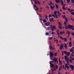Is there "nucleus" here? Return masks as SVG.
<instances>
[{
  "mask_svg": "<svg viewBox=\"0 0 74 74\" xmlns=\"http://www.w3.org/2000/svg\"><path fill=\"white\" fill-rule=\"evenodd\" d=\"M50 64V67H51V68H54V67H55V64Z\"/></svg>",
  "mask_w": 74,
  "mask_h": 74,
  "instance_id": "9b49d317",
  "label": "nucleus"
},
{
  "mask_svg": "<svg viewBox=\"0 0 74 74\" xmlns=\"http://www.w3.org/2000/svg\"><path fill=\"white\" fill-rule=\"evenodd\" d=\"M50 28V27H47V30H49V29Z\"/></svg>",
  "mask_w": 74,
  "mask_h": 74,
  "instance_id": "864d4df0",
  "label": "nucleus"
},
{
  "mask_svg": "<svg viewBox=\"0 0 74 74\" xmlns=\"http://www.w3.org/2000/svg\"><path fill=\"white\" fill-rule=\"evenodd\" d=\"M57 52H56L55 54H54V56H57Z\"/></svg>",
  "mask_w": 74,
  "mask_h": 74,
  "instance_id": "8fccbe9b",
  "label": "nucleus"
},
{
  "mask_svg": "<svg viewBox=\"0 0 74 74\" xmlns=\"http://www.w3.org/2000/svg\"><path fill=\"white\" fill-rule=\"evenodd\" d=\"M70 58L71 59L70 60V62L71 63H72V60H71V59H72V60H74V58H72L71 57H70Z\"/></svg>",
  "mask_w": 74,
  "mask_h": 74,
  "instance_id": "f3484780",
  "label": "nucleus"
},
{
  "mask_svg": "<svg viewBox=\"0 0 74 74\" xmlns=\"http://www.w3.org/2000/svg\"><path fill=\"white\" fill-rule=\"evenodd\" d=\"M56 8L57 9L58 8H59V6H58V5L57 4H56Z\"/></svg>",
  "mask_w": 74,
  "mask_h": 74,
  "instance_id": "f704fd0d",
  "label": "nucleus"
},
{
  "mask_svg": "<svg viewBox=\"0 0 74 74\" xmlns=\"http://www.w3.org/2000/svg\"><path fill=\"white\" fill-rule=\"evenodd\" d=\"M53 61L56 63L57 62V63H58V59L56 58H54L53 59Z\"/></svg>",
  "mask_w": 74,
  "mask_h": 74,
  "instance_id": "39448f33",
  "label": "nucleus"
},
{
  "mask_svg": "<svg viewBox=\"0 0 74 74\" xmlns=\"http://www.w3.org/2000/svg\"><path fill=\"white\" fill-rule=\"evenodd\" d=\"M49 54L50 55V56H53V53H52V52H50Z\"/></svg>",
  "mask_w": 74,
  "mask_h": 74,
  "instance_id": "2eb2a0df",
  "label": "nucleus"
},
{
  "mask_svg": "<svg viewBox=\"0 0 74 74\" xmlns=\"http://www.w3.org/2000/svg\"><path fill=\"white\" fill-rule=\"evenodd\" d=\"M52 16L53 17H54V18H56V16H55V15L54 14H52Z\"/></svg>",
  "mask_w": 74,
  "mask_h": 74,
  "instance_id": "bf43d9fd",
  "label": "nucleus"
},
{
  "mask_svg": "<svg viewBox=\"0 0 74 74\" xmlns=\"http://www.w3.org/2000/svg\"><path fill=\"white\" fill-rule=\"evenodd\" d=\"M72 35L74 36V32H71Z\"/></svg>",
  "mask_w": 74,
  "mask_h": 74,
  "instance_id": "4d7b16f0",
  "label": "nucleus"
},
{
  "mask_svg": "<svg viewBox=\"0 0 74 74\" xmlns=\"http://www.w3.org/2000/svg\"><path fill=\"white\" fill-rule=\"evenodd\" d=\"M64 32H60V34H61V35H62V34H63V33H64Z\"/></svg>",
  "mask_w": 74,
  "mask_h": 74,
  "instance_id": "c85d7f7f",
  "label": "nucleus"
},
{
  "mask_svg": "<svg viewBox=\"0 0 74 74\" xmlns=\"http://www.w3.org/2000/svg\"><path fill=\"white\" fill-rule=\"evenodd\" d=\"M49 40H52V39L53 38H52V37H49Z\"/></svg>",
  "mask_w": 74,
  "mask_h": 74,
  "instance_id": "3c124183",
  "label": "nucleus"
},
{
  "mask_svg": "<svg viewBox=\"0 0 74 74\" xmlns=\"http://www.w3.org/2000/svg\"><path fill=\"white\" fill-rule=\"evenodd\" d=\"M64 26L65 27V28L66 29H68L69 28L70 29H71L72 30H73V27L74 26L71 25H68L67 26V23L66 22H64Z\"/></svg>",
  "mask_w": 74,
  "mask_h": 74,
  "instance_id": "f257e3e1",
  "label": "nucleus"
},
{
  "mask_svg": "<svg viewBox=\"0 0 74 74\" xmlns=\"http://www.w3.org/2000/svg\"><path fill=\"white\" fill-rule=\"evenodd\" d=\"M69 58H67L66 60H65L66 61H69Z\"/></svg>",
  "mask_w": 74,
  "mask_h": 74,
  "instance_id": "052dcab7",
  "label": "nucleus"
},
{
  "mask_svg": "<svg viewBox=\"0 0 74 74\" xmlns=\"http://www.w3.org/2000/svg\"><path fill=\"white\" fill-rule=\"evenodd\" d=\"M46 36H48L49 35V33H48V32H46L45 33Z\"/></svg>",
  "mask_w": 74,
  "mask_h": 74,
  "instance_id": "e433bc0d",
  "label": "nucleus"
},
{
  "mask_svg": "<svg viewBox=\"0 0 74 74\" xmlns=\"http://www.w3.org/2000/svg\"><path fill=\"white\" fill-rule=\"evenodd\" d=\"M43 21L44 22V23H45V22H47V21L46 19H43Z\"/></svg>",
  "mask_w": 74,
  "mask_h": 74,
  "instance_id": "c9c22d12",
  "label": "nucleus"
},
{
  "mask_svg": "<svg viewBox=\"0 0 74 74\" xmlns=\"http://www.w3.org/2000/svg\"><path fill=\"white\" fill-rule=\"evenodd\" d=\"M64 7H65V6H63V7H62V8L63 10H66V9L65 8H64Z\"/></svg>",
  "mask_w": 74,
  "mask_h": 74,
  "instance_id": "58836bf2",
  "label": "nucleus"
},
{
  "mask_svg": "<svg viewBox=\"0 0 74 74\" xmlns=\"http://www.w3.org/2000/svg\"><path fill=\"white\" fill-rule=\"evenodd\" d=\"M62 17L64 19V18H65V17H66V16L64 15L62 16Z\"/></svg>",
  "mask_w": 74,
  "mask_h": 74,
  "instance_id": "13d9d810",
  "label": "nucleus"
},
{
  "mask_svg": "<svg viewBox=\"0 0 74 74\" xmlns=\"http://www.w3.org/2000/svg\"><path fill=\"white\" fill-rule=\"evenodd\" d=\"M60 38L62 40H64V38L63 37H62V36H60Z\"/></svg>",
  "mask_w": 74,
  "mask_h": 74,
  "instance_id": "a18cd8bd",
  "label": "nucleus"
},
{
  "mask_svg": "<svg viewBox=\"0 0 74 74\" xmlns=\"http://www.w3.org/2000/svg\"><path fill=\"white\" fill-rule=\"evenodd\" d=\"M63 69V68L62 67V65H61L60 67V68L59 69V71H60V70H62Z\"/></svg>",
  "mask_w": 74,
  "mask_h": 74,
  "instance_id": "5701e85b",
  "label": "nucleus"
},
{
  "mask_svg": "<svg viewBox=\"0 0 74 74\" xmlns=\"http://www.w3.org/2000/svg\"><path fill=\"white\" fill-rule=\"evenodd\" d=\"M50 59H51V60H53V56H50Z\"/></svg>",
  "mask_w": 74,
  "mask_h": 74,
  "instance_id": "ea45409f",
  "label": "nucleus"
},
{
  "mask_svg": "<svg viewBox=\"0 0 74 74\" xmlns=\"http://www.w3.org/2000/svg\"><path fill=\"white\" fill-rule=\"evenodd\" d=\"M70 53L69 52H66V55L68 56H69V55H70Z\"/></svg>",
  "mask_w": 74,
  "mask_h": 74,
  "instance_id": "393cba45",
  "label": "nucleus"
},
{
  "mask_svg": "<svg viewBox=\"0 0 74 74\" xmlns=\"http://www.w3.org/2000/svg\"><path fill=\"white\" fill-rule=\"evenodd\" d=\"M70 51V52H72V51H73V49L72 48L71 49Z\"/></svg>",
  "mask_w": 74,
  "mask_h": 74,
  "instance_id": "09e8293b",
  "label": "nucleus"
},
{
  "mask_svg": "<svg viewBox=\"0 0 74 74\" xmlns=\"http://www.w3.org/2000/svg\"><path fill=\"white\" fill-rule=\"evenodd\" d=\"M62 14H65L66 13L65 12H64L62 13Z\"/></svg>",
  "mask_w": 74,
  "mask_h": 74,
  "instance_id": "774afa93",
  "label": "nucleus"
},
{
  "mask_svg": "<svg viewBox=\"0 0 74 74\" xmlns=\"http://www.w3.org/2000/svg\"><path fill=\"white\" fill-rule=\"evenodd\" d=\"M55 32H52V33L51 34H52V35H53V34H55Z\"/></svg>",
  "mask_w": 74,
  "mask_h": 74,
  "instance_id": "6e6d98bb",
  "label": "nucleus"
},
{
  "mask_svg": "<svg viewBox=\"0 0 74 74\" xmlns=\"http://www.w3.org/2000/svg\"><path fill=\"white\" fill-rule=\"evenodd\" d=\"M57 13L58 14L57 15L59 16V17H60V16L62 15V14H61V13H60V12L58 11L57 12Z\"/></svg>",
  "mask_w": 74,
  "mask_h": 74,
  "instance_id": "9d476101",
  "label": "nucleus"
},
{
  "mask_svg": "<svg viewBox=\"0 0 74 74\" xmlns=\"http://www.w3.org/2000/svg\"><path fill=\"white\" fill-rule=\"evenodd\" d=\"M51 28H52L51 31L52 32H53V31H54V29L55 30H56V27L55 26L53 25L52 27V25H51Z\"/></svg>",
  "mask_w": 74,
  "mask_h": 74,
  "instance_id": "7ed1b4c3",
  "label": "nucleus"
},
{
  "mask_svg": "<svg viewBox=\"0 0 74 74\" xmlns=\"http://www.w3.org/2000/svg\"><path fill=\"white\" fill-rule=\"evenodd\" d=\"M55 38H54V41H57V42H58V39H56V40H55Z\"/></svg>",
  "mask_w": 74,
  "mask_h": 74,
  "instance_id": "603ef678",
  "label": "nucleus"
},
{
  "mask_svg": "<svg viewBox=\"0 0 74 74\" xmlns=\"http://www.w3.org/2000/svg\"><path fill=\"white\" fill-rule=\"evenodd\" d=\"M64 58H65V60H66V59H67V58H68V57L66 56H64Z\"/></svg>",
  "mask_w": 74,
  "mask_h": 74,
  "instance_id": "cd10ccee",
  "label": "nucleus"
},
{
  "mask_svg": "<svg viewBox=\"0 0 74 74\" xmlns=\"http://www.w3.org/2000/svg\"><path fill=\"white\" fill-rule=\"evenodd\" d=\"M71 20H72V21H74V19H72V18H71Z\"/></svg>",
  "mask_w": 74,
  "mask_h": 74,
  "instance_id": "0e129e2a",
  "label": "nucleus"
},
{
  "mask_svg": "<svg viewBox=\"0 0 74 74\" xmlns=\"http://www.w3.org/2000/svg\"><path fill=\"white\" fill-rule=\"evenodd\" d=\"M71 2L72 3H74V0H71Z\"/></svg>",
  "mask_w": 74,
  "mask_h": 74,
  "instance_id": "5fc2aeb1",
  "label": "nucleus"
},
{
  "mask_svg": "<svg viewBox=\"0 0 74 74\" xmlns=\"http://www.w3.org/2000/svg\"><path fill=\"white\" fill-rule=\"evenodd\" d=\"M39 16H40V17H41L40 18V20H41H41H42V18H42V16L40 15H39Z\"/></svg>",
  "mask_w": 74,
  "mask_h": 74,
  "instance_id": "79ce46f5",
  "label": "nucleus"
},
{
  "mask_svg": "<svg viewBox=\"0 0 74 74\" xmlns=\"http://www.w3.org/2000/svg\"><path fill=\"white\" fill-rule=\"evenodd\" d=\"M49 18H51V17H52V15L51 14H49Z\"/></svg>",
  "mask_w": 74,
  "mask_h": 74,
  "instance_id": "de8ad7c7",
  "label": "nucleus"
},
{
  "mask_svg": "<svg viewBox=\"0 0 74 74\" xmlns=\"http://www.w3.org/2000/svg\"><path fill=\"white\" fill-rule=\"evenodd\" d=\"M54 14L55 15V16H56V18H58V16H57V14H57V12L56 11H55L54 12Z\"/></svg>",
  "mask_w": 74,
  "mask_h": 74,
  "instance_id": "ddd939ff",
  "label": "nucleus"
},
{
  "mask_svg": "<svg viewBox=\"0 0 74 74\" xmlns=\"http://www.w3.org/2000/svg\"><path fill=\"white\" fill-rule=\"evenodd\" d=\"M69 47H71L72 46V43L71 42H69Z\"/></svg>",
  "mask_w": 74,
  "mask_h": 74,
  "instance_id": "4be33fe9",
  "label": "nucleus"
},
{
  "mask_svg": "<svg viewBox=\"0 0 74 74\" xmlns=\"http://www.w3.org/2000/svg\"><path fill=\"white\" fill-rule=\"evenodd\" d=\"M53 63V61H50V62H49V64H53L52 63Z\"/></svg>",
  "mask_w": 74,
  "mask_h": 74,
  "instance_id": "c756f323",
  "label": "nucleus"
},
{
  "mask_svg": "<svg viewBox=\"0 0 74 74\" xmlns=\"http://www.w3.org/2000/svg\"><path fill=\"white\" fill-rule=\"evenodd\" d=\"M55 68L56 69H58V65H55Z\"/></svg>",
  "mask_w": 74,
  "mask_h": 74,
  "instance_id": "473e14b6",
  "label": "nucleus"
},
{
  "mask_svg": "<svg viewBox=\"0 0 74 74\" xmlns=\"http://www.w3.org/2000/svg\"><path fill=\"white\" fill-rule=\"evenodd\" d=\"M58 24H59V25L60 26H62V24L61 23H60V22H58Z\"/></svg>",
  "mask_w": 74,
  "mask_h": 74,
  "instance_id": "4c0bfd02",
  "label": "nucleus"
},
{
  "mask_svg": "<svg viewBox=\"0 0 74 74\" xmlns=\"http://www.w3.org/2000/svg\"><path fill=\"white\" fill-rule=\"evenodd\" d=\"M64 48H65V49H67V44H66V43L64 44Z\"/></svg>",
  "mask_w": 74,
  "mask_h": 74,
  "instance_id": "412c9836",
  "label": "nucleus"
},
{
  "mask_svg": "<svg viewBox=\"0 0 74 74\" xmlns=\"http://www.w3.org/2000/svg\"><path fill=\"white\" fill-rule=\"evenodd\" d=\"M67 66H69V64H70L69 63H68L67 64H66Z\"/></svg>",
  "mask_w": 74,
  "mask_h": 74,
  "instance_id": "e2e57ef3",
  "label": "nucleus"
},
{
  "mask_svg": "<svg viewBox=\"0 0 74 74\" xmlns=\"http://www.w3.org/2000/svg\"><path fill=\"white\" fill-rule=\"evenodd\" d=\"M64 41H65V42H67V38H64Z\"/></svg>",
  "mask_w": 74,
  "mask_h": 74,
  "instance_id": "2f4dec72",
  "label": "nucleus"
},
{
  "mask_svg": "<svg viewBox=\"0 0 74 74\" xmlns=\"http://www.w3.org/2000/svg\"><path fill=\"white\" fill-rule=\"evenodd\" d=\"M34 10L36 11H38V8L36 6V4H34Z\"/></svg>",
  "mask_w": 74,
  "mask_h": 74,
  "instance_id": "20e7f679",
  "label": "nucleus"
},
{
  "mask_svg": "<svg viewBox=\"0 0 74 74\" xmlns=\"http://www.w3.org/2000/svg\"><path fill=\"white\" fill-rule=\"evenodd\" d=\"M66 33L67 34H68V35H70V32L69 31H67Z\"/></svg>",
  "mask_w": 74,
  "mask_h": 74,
  "instance_id": "b1692460",
  "label": "nucleus"
},
{
  "mask_svg": "<svg viewBox=\"0 0 74 74\" xmlns=\"http://www.w3.org/2000/svg\"><path fill=\"white\" fill-rule=\"evenodd\" d=\"M59 62L60 63V64L61 65V64H62V62L59 59Z\"/></svg>",
  "mask_w": 74,
  "mask_h": 74,
  "instance_id": "bb28decb",
  "label": "nucleus"
},
{
  "mask_svg": "<svg viewBox=\"0 0 74 74\" xmlns=\"http://www.w3.org/2000/svg\"><path fill=\"white\" fill-rule=\"evenodd\" d=\"M70 1V0H67V2L68 3H69V2Z\"/></svg>",
  "mask_w": 74,
  "mask_h": 74,
  "instance_id": "a19ab883",
  "label": "nucleus"
},
{
  "mask_svg": "<svg viewBox=\"0 0 74 74\" xmlns=\"http://www.w3.org/2000/svg\"><path fill=\"white\" fill-rule=\"evenodd\" d=\"M34 1L35 3L36 4H40V2H39V1L37 0H34Z\"/></svg>",
  "mask_w": 74,
  "mask_h": 74,
  "instance_id": "423d86ee",
  "label": "nucleus"
},
{
  "mask_svg": "<svg viewBox=\"0 0 74 74\" xmlns=\"http://www.w3.org/2000/svg\"><path fill=\"white\" fill-rule=\"evenodd\" d=\"M68 10V11L70 12H71L72 11H74V10L72 9H70V8H66Z\"/></svg>",
  "mask_w": 74,
  "mask_h": 74,
  "instance_id": "0eeeda50",
  "label": "nucleus"
},
{
  "mask_svg": "<svg viewBox=\"0 0 74 74\" xmlns=\"http://www.w3.org/2000/svg\"><path fill=\"white\" fill-rule=\"evenodd\" d=\"M45 18L46 19H48V16H45Z\"/></svg>",
  "mask_w": 74,
  "mask_h": 74,
  "instance_id": "c03bdc74",
  "label": "nucleus"
},
{
  "mask_svg": "<svg viewBox=\"0 0 74 74\" xmlns=\"http://www.w3.org/2000/svg\"><path fill=\"white\" fill-rule=\"evenodd\" d=\"M64 47V45H63V44H61L60 45V49H61V50H62V48H63Z\"/></svg>",
  "mask_w": 74,
  "mask_h": 74,
  "instance_id": "1a4fd4ad",
  "label": "nucleus"
},
{
  "mask_svg": "<svg viewBox=\"0 0 74 74\" xmlns=\"http://www.w3.org/2000/svg\"><path fill=\"white\" fill-rule=\"evenodd\" d=\"M56 69L55 68H54L53 70L54 71H56Z\"/></svg>",
  "mask_w": 74,
  "mask_h": 74,
  "instance_id": "338daca9",
  "label": "nucleus"
},
{
  "mask_svg": "<svg viewBox=\"0 0 74 74\" xmlns=\"http://www.w3.org/2000/svg\"><path fill=\"white\" fill-rule=\"evenodd\" d=\"M71 15H73V16H74V12H71Z\"/></svg>",
  "mask_w": 74,
  "mask_h": 74,
  "instance_id": "37998d69",
  "label": "nucleus"
},
{
  "mask_svg": "<svg viewBox=\"0 0 74 74\" xmlns=\"http://www.w3.org/2000/svg\"><path fill=\"white\" fill-rule=\"evenodd\" d=\"M65 67H66L67 69H69V66H67V64H65Z\"/></svg>",
  "mask_w": 74,
  "mask_h": 74,
  "instance_id": "6ab92c4d",
  "label": "nucleus"
},
{
  "mask_svg": "<svg viewBox=\"0 0 74 74\" xmlns=\"http://www.w3.org/2000/svg\"><path fill=\"white\" fill-rule=\"evenodd\" d=\"M58 3H61L62 5V6H65V5H66V4H64V3L63 2V0H58Z\"/></svg>",
  "mask_w": 74,
  "mask_h": 74,
  "instance_id": "f03ea898",
  "label": "nucleus"
},
{
  "mask_svg": "<svg viewBox=\"0 0 74 74\" xmlns=\"http://www.w3.org/2000/svg\"><path fill=\"white\" fill-rule=\"evenodd\" d=\"M62 52L64 53H65V55L66 54V53H67V51H62Z\"/></svg>",
  "mask_w": 74,
  "mask_h": 74,
  "instance_id": "a878e982",
  "label": "nucleus"
},
{
  "mask_svg": "<svg viewBox=\"0 0 74 74\" xmlns=\"http://www.w3.org/2000/svg\"><path fill=\"white\" fill-rule=\"evenodd\" d=\"M69 67L72 70H74V66L72 65H70Z\"/></svg>",
  "mask_w": 74,
  "mask_h": 74,
  "instance_id": "6e6552de",
  "label": "nucleus"
},
{
  "mask_svg": "<svg viewBox=\"0 0 74 74\" xmlns=\"http://www.w3.org/2000/svg\"><path fill=\"white\" fill-rule=\"evenodd\" d=\"M65 21L66 22V23H67V22H68V20L67 19V18L66 17L65 18Z\"/></svg>",
  "mask_w": 74,
  "mask_h": 74,
  "instance_id": "7c9ffc66",
  "label": "nucleus"
},
{
  "mask_svg": "<svg viewBox=\"0 0 74 74\" xmlns=\"http://www.w3.org/2000/svg\"><path fill=\"white\" fill-rule=\"evenodd\" d=\"M49 20L51 22H53V17H52L51 18H50L49 19Z\"/></svg>",
  "mask_w": 74,
  "mask_h": 74,
  "instance_id": "a211bd4d",
  "label": "nucleus"
},
{
  "mask_svg": "<svg viewBox=\"0 0 74 74\" xmlns=\"http://www.w3.org/2000/svg\"><path fill=\"white\" fill-rule=\"evenodd\" d=\"M71 56H74V55H73V54H71Z\"/></svg>",
  "mask_w": 74,
  "mask_h": 74,
  "instance_id": "69168bd1",
  "label": "nucleus"
},
{
  "mask_svg": "<svg viewBox=\"0 0 74 74\" xmlns=\"http://www.w3.org/2000/svg\"><path fill=\"white\" fill-rule=\"evenodd\" d=\"M48 4L49 5V6H51V5H52L53 4V3H52V1H50V3H48Z\"/></svg>",
  "mask_w": 74,
  "mask_h": 74,
  "instance_id": "4468645a",
  "label": "nucleus"
},
{
  "mask_svg": "<svg viewBox=\"0 0 74 74\" xmlns=\"http://www.w3.org/2000/svg\"><path fill=\"white\" fill-rule=\"evenodd\" d=\"M69 40L70 41H71V37H70Z\"/></svg>",
  "mask_w": 74,
  "mask_h": 74,
  "instance_id": "680f3d73",
  "label": "nucleus"
},
{
  "mask_svg": "<svg viewBox=\"0 0 74 74\" xmlns=\"http://www.w3.org/2000/svg\"><path fill=\"white\" fill-rule=\"evenodd\" d=\"M59 29H62V26H61V25H59Z\"/></svg>",
  "mask_w": 74,
  "mask_h": 74,
  "instance_id": "72a5a7b5",
  "label": "nucleus"
},
{
  "mask_svg": "<svg viewBox=\"0 0 74 74\" xmlns=\"http://www.w3.org/2000/svg\"><path fill=\"white\" fill-rule=\"evenodd\" d=\"M55 1H56V3H59L58 0H55Z\"/></svg>",
  "mask_w": 74,
  "mask_h": 74,
  "instance_id": "49530a36",
  "label": "nucleus"
},
{
  "mask_svg": "<svg viewBox=\"0 0 74 74\" xmlns=\"http://www.w3.org/2000/svg\"><path fill=\"white\" fill-rule=\"evenodd\" d=\"M49 47L50 49H55V48L53 46H49Z\"/></svg>",
  "mask_w": 74,
  "mask_h": 74,
  "instance_id": "dca6fc26",
  "label": "nucleus"
},
{
  "mask_svg": "<svg viewBox=\"0 0 74 74\" xmlns=\"http://www.w3.org/2000/svg\"><path fill=\"white\" fill-rule=\"evenodd\" d=\"M45 25L47 26H48L50 25V23L49 22H47L45 24Z\"/></svg>",
  "mask_w": 74,
  "mask_h": 74,
  "instance_id": "f8f14e48",
  "label": "nucleus"
},
{
  "mask_svg": "<svg viewBox=\"0 0 74 74\" xmlns=\"http://www.w3.org/2000/svg\"><path fill=\"white\" fill-rule=\"evenodd\" d=\"M50 6V8L52 10H53V8H54L55 7V5H53V6H52V5Z\"/></svg>",
  "mask_w": 74,
  "mask_h": 74,
  "instance_id": "aec40b11",
  "label": "nucleus"
}]
</instances>
